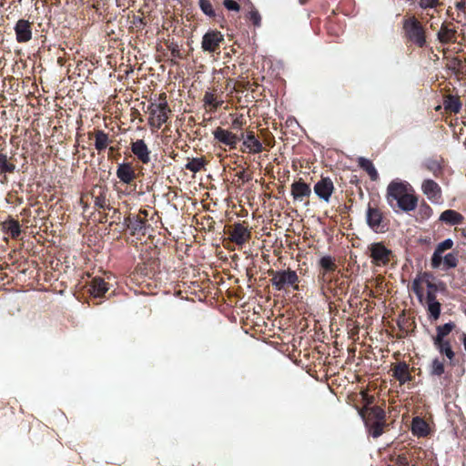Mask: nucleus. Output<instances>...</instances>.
I'll return each instance as SVG.
<instances>
[{"label": "nucleus", "mask_w": 466, "mask_h": 466, "mask_svg": "<svg viewBox=\"0 0 466 466\" xmlns=\"http://www.w3.org/2000/svg\"><path fill=\"white\" fill-rule=\"evenodd\" d=\"M386 199L391 207L392 202L396 201L397 207L404 212L414 210L418 205L413 187L407 181L400 179H394L388 185Z\"/></svg>", "instance_id": "1"}, {"label": "nucleus", "mask_w": 466, "mask_h": 466, "mask_svg": "<svg viewBox=\"0 0 466 466\" xmlns=\"http://www.w3.org/2000/svg\"><path fill=\"white\" fill-rule=\"evenodd\" d=\"M403 30L410 42L419 47H423L426 45L425 28L416 17L411 16L404 20Z\"/></svg>", "instance_id": "2"}, {"label": "nucleus", "mask_w": 466, "mask_h": 466, "mask_svg": "<svg viewBox=\"0 0 466 466\" xmlns=\"http://www.w3.org/2000/svg\"><path fill=\"white\" fill-rule=\"evenodd\" d=\"M272 286L277 290H283L288 287L299 289V276L296 271L289 268L286 270H275L270 272Z\"/></svg>", "instance_id": "3"}, {"label": "nucleus", "mask_w": 466, "mask_h": 466, "mask_svg": "<svg viewBox=\"0 0 466 466\" xmlns=\"http://www.w3.org/2000/svg\"><path fill=\"white\" fill-rule=\"evenodd\" d=\"M147 112L149 114V125L154 128L159 129L162 125L167 121L170 109L168 108L167 102L164 98L163 101L158 104H151L148 106Z\"/></svg>", "instance_id": "4"}, {"label": "nucleus", "mask_w": 466, "mask_h": 466, "mask_svg": "<svg viewBox=\"0 0 466 466\" xmlns=\"http://www.w3.org/2000/svg\"><path fill=\"white\" fill-rule=\"evenodd\" d=\"M224 35L217 30L208 31L202 37L201 48L204 52L218 53Z\"/></svg>", "instance_id": "5"}, {"label": "nucleus", "mask_w": 466, "mask_h": 466, "mask_svg": "<svg viewBox=\"0 0 466 466\" xmlns=\"http://www.w3.org/2000/svg\"><path fill=\"white\" fill-rule=\"evenodd\" d=\"M369 251L372 263L376 266H383L390 261L391 251L380 242L370 244Z\"/></svg>", "instance_id": "6"}, {"label": "nucleus", "mask_w": 466, "mask_h": 466, "mask_svg": "<svg viewBox=\"0 0 466 466\" xmlns=\"http://www.w3.org/2000/svg\"><path fill=\"white\" fill-rule=\"evenodd\" d=\"M421 191L426 198L433 204H439L441 201V188L437 182L432 179H425L421 183Z\"/></svg>", "instance_id": "7"}, {"label": "nucleus", "mask_w": 466, "mask_h": 466, "mask_svg": "<svg viewBox=\"0 0 466 466\" xmlns=\"http://www.w3.org/2000/svg\"><path fill=\"white\" fill-rule=\"evenodd\" d=\"M366 220L369 227L375 232H383L385 225L383 224L382 213L376 208L368 207Z\"/></svg>", "instance_id": "8"}, {"label": "nucleus", "mask_w": 466, "mask_h": 466, "mask_svg": "<svg viewBox=\"0 0 466 466\" xmlns=\"http://www.w3.org/2000/svg\"><path fill=\"white\" fill-rule=\"evenodd\" d=\"M250 237V231L241 223L234 224L233 228L229 233V239L240 246L245 244Z\"/></svg>", "instance_id": "9"}, {"label": "nucleus", "mask_w": 466, "mask_h": 466, "mask_svg": "<svg viewBox=\"0 0 466 466\" xmlns=\"http://www.w3.org/2000/svg\"><path fill=\"white\" fill-rule=\"evenodd\" d=\"M213 136L219 143L228 146L230 148H235L238 141L237 135L222 127H217L213 131Z\"/></svg>", "instance_id": "10"}, {"label": "nucleus", "mask_w": 466, "mask_h": 466, "mask_svg": "<svg viewBox=\"0 0 466 466\" xmlns=\"http://www.w3.org/2000/svg\"><path fill=\"white\" fill-rule=\"evenodd\" d=\"M334 190V186L331 181V179L326 177L320 179L319 182L316 183L314 186V191L316 195L328 202L329 200V198Z\"/></svg>", "instance_id": "11"}, {"label": "nucleus", "mask_w": 466, "mask_h": 466, "mask_svg": "<svg viewBox=\"0 0 466 466\" xmlns=\"http://www.w3.org/2000/svg\"><path fill=\"white\" fill-rule=\"evenodd\" d=\"M15 31L16 40L20 43L28 42L32 38L31 24L27 20H18L15 26Z\"/></svg>", "instance_id": "12"}, {"label": "nucleus", "mask_w": 466, "mask_h": 466, "mask_svg": "<svg viewBox=\"0 0 466 466\" xmlns=\"http://www.w3.org/2000/svg\"><path fill=\"white\" fill-rule=\"evenodd\" d=\"M131 151L143 164L150 161V151L143 139L133 142Z\"/></svg>", "instance_id": "13"}, {"label": "nucleus", "mask_w": 466, "mask_h": 466, "mask_svg": "<svg viewBox=\"0 0 466 466\" xmlns=\"http://www.w3.org/2000/svg\"><path fill=\"white\" fill-rule=\"evenodd\" d=\"M439 219L449 226H458L462 224L464 217L456 210L447 209L441 214Z\"/></svg>", "instance_id": "14"}, {"label": "nucleus", "mask_w": 466, "mask_h": 466, "mask_svg": "<svg viewBox=\"0 0 466 466\" xmlns=\"http://www.w3.org/2000/svg\"><path fill=\"white\" fill-rule=\"evenodd\" d=\"M116 177L125 184H130L136 177L135 171L129 163L119 164L116 169Z\"/></svg>", "instance_id": "15"}, {"label": "nucleus", "mask_w": 466, "mask_h": 466, "mask_svg": "<svg viewBox=\"0 0 466 466\" xmlns=\"http://www.w3.org/2000/svg\"><path fill=\"white\" fill-rule=\"evenodd\" d=\"M243 146L248 149L249 153L253 154L260 153L263 150L262 143L256 138L252 131L247 133Z\"/></svg>", "instance_id": "16"}, {"label": "nucleus", "mask_w": 466, "mask_h": 466, "mask_svg": "<svg viewBox=\"0 0 466 466\" xmlns=\"http://www.w3.org/2000/svg\"><path fill=\"white\" fill-rule=\"evenodd\" d=\"M310 187L305 182L299 180L291 185V194L295 200H302L310 195Z\"/></svg>", "instance_id": "17"}, {"label": "nucleus", "mask_w": 466, "mask_h": 466, "mask_svg": "<svg viewBox=\"0 0 466 466\" xmlns=\"http://www.w3.org/2000/svg\"><path fill=\"white\" fill-rule=\"evenodd\" d=\"M455 35L456 30L454 28H450L446 24H442L437 33V38L441 44L454 42Z\"/></svg>", "instance_id": "18"}, {"label": "nucleus", "mask_w": 466, "mask_h": 466, "mask_svg": "<svg viewBox=\"0 0 466 466\" xmlns=\"http://www.w3.org/2000/svg\"><path fill=\"white\" fill-rule=\"evenodd\" d=\"M393 376L400 381V384H404L410 380L408 364L405 362H399L393 368Z\"/></svg>", "instance_id": "19"}, {"label": "nucleus", "mask_w": 466, "mask_h": 466, "mask_svg": "<svg viewBox=\"0 0 466 466\" xmlns=\"http://www.w3.org/2000/svg\"><path fill=\"white\" fill-rule=\"evenodd\" d=\"M108 290V284L101 278H94L91 281L90 292L95 298L102 297Z\"/></svg>", "instance_id": "20"}, {"label": "nucleus", "mask_w": 466, "mask_h": 466, "mask_svg": "<svg viewBox=\"0 0 466 466\" xmlns=\"http://www.w3.org/2000/svg\"><path fill=\"white\" fill-rule=\"evenodd\" d=\"M358 164L368 173L371 180L376 181L379 178V174L370 159L360 157L358 159Z\"/></svg>", "instance_id": "21"}, {"label": "nucleus", "mask_w": 466, "mask_h": 466, "mask_svg": "<svg viewBox=\"0 0 466 466\" xmlns=\"http://www.w3.org/2000/svg\"><path fill=\"white\" fill-rule=\"evenodd\" d=\"M110 143L107 134L102 130H97L95 134V147L97 151L105 150Z\"/></svg>", "instance_id": "22"}, {"label": "nucleus", "mask_w": 466, "mask_h": 466, "mask_svg": "<svg viewBox=\"0 0 466 466\" xmlns=\"http://www.w3.org/2000/svg\"><path fill=\"white\" fill-rule=\"evenodd\" d=\"M411 431L414 435L426 436L428 434V424L422 419L416 417L412 420Z\"/></svg>", "instance_id": "23"}, {"label": "nucleus", "mask_w": 466, "mask_h": 466, "mask_svg": "<svg viewBox=\"0 0 466 466\" xmlns=\"http://www.w3.org/2000/svg\"><path fill=\"white\" fill-rule=\"evenodd\" d=\"M5 231L10 234L13 238H18L21 233L20 225L18 221L10 219L4 224Z\"/></svg>", "instance_id": "24"}, {"label": "nucleus", "mask_w": 466, "mask_h": 466, "mask_svg": "<svg viewBox=\"0 0 466 466\" xmlns=\"http://www.w3.org/2000/svg\"><path fill=\"white\" fill-rule=\"evenodd\" d=\"M203 101H204L205 105L209 106L212 110H216L218 107H219L223 104L222 100L218 99L215 94H213L212 92H209V91H207L205 93Z\"/></svg>", "instance_id": "25"}, {"label": "nucleus", "mask_w": 466, "mask_h": 466, "mask_svg": "<svg viewBox=\"0 0 466 466\" xmlns=\"http://www.w3.org/2000/svg\"><path fill=\"white\" fill-rule=\"evenodd\" d=\"M444 107L447 110L458 113L461 108V104L458 97L450 96L444 101Z\"/></svg>", "instance_id": "26"}, {"label": "nucleus", "mask_w": 466, "mask_h": 466, "mask_svg": "<svg viewBox=\"0 0 466 466\" xmlns=\"http://www.w3.org/2000/svg\"><path fill=\"white\" fill-rule=\"evenodd\" d=\"M454 328V324L452 322L446 323L442 326L437 327V336L434 338L438 343L441 340H443V338L447 336Z\"/></svg>", "instance_id": "27"}, {"label": "nucleus", "mask_w": 466, "mask_h": 466, "mask_svg": "<svg viewBox=\"0 0 466 466\" xmlns=\"http://www.w3.org/2000/svg\"><path fill=\"white\" fill-rule=\"evenodd\" d=\"M205 166V160L204 158L200 157V158H192L190 159L185 166V167L193 172V173H197L198 171H200Z\"/></svg>", "instance_id": "28"}, {"label": "nucleus", "mask_w": 466, "mask_h": 466, "mask_svg": "<svg viewBox=\"0 0 466 466\" xmlns=\"http://www.w3.org/2000/svg\"><path fill=\"white\" fill-rule=\"evenodd\" d=\"M434 345L441 354L446 355L449 360H452L454 353L448 341L441 340L438 343L436 340H434Z\"/></svg>", "instance_id": "29"}, {"label": "nucleus", "mask_w": 466, "mask_h": 466, "mask_svg": "<svg viewBox=\"0 0 466 466\" xmlns=\"http://www.w3.org/2000/svg\"><path fill=\"white\" fill-rule=\"evenodd\" d=\"M319 266L325 272L334 271L337 268L335 259L330 256H324L319 261Z\"/></svg>", "instance_id": "30"}, {"label": "nucleus", "mask_w": 466, "mask_h": 466, "mask_svg": "<svg viewBox=\"0 0 466 466\" xmlns=\"http://www.w3.org/2000/svg\"><path fill=\"white\" fill-rule=\"evenodd\" d=\"M385 425V420L373 421L370 425V434L373 438H378L383 433V427Z\"/></svg>", "instance_id": "31"}, {"label": "nucleus", "mask_w": 466, "mask_h": 466, "mask_svg": "<svg viewBox=\"0 0 466 466\" xmlns=\"http://www.w3.org/2000/svg\"><path fill=\"white\" fill-rule=\"evenodd\" d=\"M441 5V0H418V5L422 10L435 9Z\"/></svg>", "instance_id": "32"}, {"label": "nucleus", "mask_w": 466, "mask_h": 466, "mask_svg": "<svg viewBox=\"0 0 466 466\" xmlns=\"http://www.w3.org/2000/svg\"><path fill=\"white\" fill-rule=\"evenodd\" d=\"M428 311L433 319H438L441 314V304L438 301L426 303Z\"/></svg>", "instance_id": "33"}, {"label": "nucleus", "mask_w": 466, "mask_h": 466, "mask_svg": "<svg viewBox=\"0 0 466 466\" xmlns=\"http://www.w3.org/2000/svg\"><path fill=\"white\" fill-rule=\"evenodd\" d=\"M370 416L375 420L374 421L385 420L386 417L384 410L378 406H374L370 409Z\"/></svg>", "instance_id": "34"}, {"label": "nucleus", "mask_w": 466, "mask_h": 466, "mask_svg": "<svg viewBox=\"0 0 466 466\" xmlns=\"http://www.w3.org/2000/svg\"><path fill=\"white\" fill-rule=\"evenodd\" d=\"M199 6L202 12L208 15V16H214L215 12L213 10L212 4L209 0H199Z\"/></svg>", "instance_id": "35"}, {"label": "nucleus", "mask_w": 466, "mask_h": 466, "mask_svg": "<svg viewBox=\"0 0 466 466\" xmlns=\"http://www.w3.org/2000/svg\"><path fill=\"white\" fill-rule=\"evenodd\" d=\"M431 374L441 376L444 372V366L441 361L435 359L431 363Z\"/></svg>", "instance_id": "36"}, {"label": "nucleus", "mask_w": 466, "mask_h": 466, "mask_svg": "<svg viewBox=\"0 0 466 466\" xmlns=\"http://www.w3.org/2000/svg\"><path fill=\"white\" fill-rule=\"evenodd\" d=\"M452 246H453L452 239L447 238L437 245L435 251L442 254L444 251L451 249L452 248Z\"/></svg>", "instance_id": "37"}, {"label": "nucleus", "mask_w": 466, "mask_h": 466, "mask_svg": "<svg viewBox=\"0 0 466 466\" xmlns=\"http://www.w3.org/2000/svg\"><path fill=\"white\" fill-rule=\"evenodd\" d=\"M443 262L448 268H455L457 266V257L453 253H449L445 255L443 258Z\"/></svg>", "instance_id": "38"}, {"label": "nucleus", "mask_w": 466, "mask_h": 466, "mask_svg": "<svg viewBox=\"0 0 466 466\" xmlns=\"http://www.w3.org/2000/svg\"><path fill=\"white\" fill-rule=\"evenodd\" d=\"M425 167L428 170L432 172L434 175L441 170V165L438 161L429 159L425 162Z\"/></svg>", "instance_id": "39"}, {"label": "nucleus", "mask_w": 466, "mask_h": 466, "mask_svg": "<svg viewBox=\"0 0 466 466\" xmlns=\"http://www.w3.org/2000/svg\"><path fill=\"white\" fill-rule=\"evenodd\" d=\"M428 290H427V296H426V303H431L437 301L436 295H435V287L433 284L428 282Z\"/></svg>", "instance_id": "40"}, {"label": "nucleus", "mask_w": 466, "mask_h": 466, "mask_svg": "<svg viewBox=\"0 0 466 466\" xmlns=\"http://www.w3.org/2000/svg\"><path fill=\"white\" fill-rule=\"evenodd\" d=\"M0 168L5 172H11L14 170L15 167L13 165L7 164L6 156L0 153Z\"/></svg>", "instance_id": "41"}, {"label": "nucleus", "mask_w": 466, "mask_h": 466, "mask_svg": "<svg viewBox=\"0 0 466 466\" xmlns=\"http://www.w3.org/2000/svg\"><path fill=\"white\" fill-rule=\"evenodd\" d=\"M146 221L138 217H137L134 221L131 223V228L135 231H140L145 228Z\"/></svg>", "instance_id": "42"}, {"label": "nucleus", "mask_w": 466, "mask_h": 466, "mask_svg": "<svg viewBox=\"0 0 466 466\" xmlns=\"http://www.w3.org/2000/svg\"><path fill=\"white\" fill-rule=\"evenodd\" d=\"M95 205L100 208H107L108 203L106 196L100 195L95 198Z\"/></svg>", "instance_id": "43"}, {"label": "nucleus", "mask_w": 466, "mask_h": 466, "mask_svg": "<svg viewBox=\"0 0 466 466\" xmlns=\"http://www.w3.org/2000/svg\"><path fill=\"white\" fill-rule=\"evenodd\" d=\"M442 261V254L438 253L434 250V253L431 258V266L432 268H439Z\"/></svg>", "instance_id": "44"}, {"label": "nucleus", "mask_w": 466, "mask_h": 466, "mask_svg": "<svg viewBox=\"0 0 466 466\" xmlns=\"http://www.w3.org/2000/svg\"><path fill=\"white\" fill-rule=\"evenodd\" d=\"M249 19L252 21L254 25L259 26L261 23V16L258 11H251L249 13Z\"/></svg>", "instance_id": "45"}, {"label": "nucleus", "mask_w": 466, "mask_h": 466, "mask_svg": "<svg viewBox=\"0 0 466 466\" xmlns=\"http://www.w3.org/2000/svg\"><path fill=\"white\" fill-rule=\"evenodd\" d=\"M223 5L228 10L238 11L240 8L239 5L233 0H225Z\"/></svg>", "instance_id": "46"}, {"label": "nucleus", "mask_w": 466, "mask_h": 466, "mask_svg": "<svg viewBox=\"0 0 466 466\" xmlns=\"http://www.w3.org/2000/svg\"><path fill=\"white\" fill-rule=\"evenodd\" d=\"M465 6H466V1L465 0H460L455 3V7L463 13L465 15Z\"/></svg>", "instance_id": "47"}, {"label": "nucleus", "mask_w": 466, "mask_h": 466, "mask_svg": "<svg viewBox=\"0 0 466 466\" xmlns=\"http://www.w3.org/2000/svg\"><path fill=\"white\" fill-rule=\"evenodd\" d=\"M243 126V122L240 118H235L232 122V127L236 129H240Z\"/></svg>", "instance_id": "48"}, {"label": "nucleus", "mask_w": 466, "mask_h": 466, "mask_svg": "<svg viewBox=\"0 0 466 466\" xmlns=\"http://www.w3.org/2000/svg\"><path fill=\"white\" fill-rule=\"evenodd\" d=\"M413 291L414 293L418 296V298L420 299V300H421V298H422V292L421 290L420 289V288L418 287V284L416 281H414L413 283Z\"/></svg>", "instance_id": "49"}, {"label": "nucleus", "mask_w": 466, "mask_h": 466, "mask_svg": "<svg viewBox=\"0 0 466 466\" xmlns=\"http://www.w3.org/2000/svg\"><path fill=\"white\" fill-rule=\"evenodd\" d=\"M432 212L431 208L429 206L425 207V214L430 216V214Z\"/></svg>", "instance_id": "50"}]
</instances>
